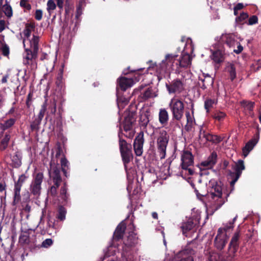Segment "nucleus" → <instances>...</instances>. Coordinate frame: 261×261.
Instances as JSON below:
<instances>
[{
	"instance_id": "nucleus-23",
	"label": "nucleus",
	"mask_w": 261,
	"mask_h": 261,
	"mask_svg": "<svg viewBox=\"0 0 261 261\" xmlns=\"http://www.w3.org/2000/svg\"><path fill=\"white\" fill-rule=\"evenodd\" d=\"M168 120L169 114L167 111L164 108L160 109L159 113V120L160 123L162 125H166Z\"/></svg>"
},
{
	"instance_id": "nucleus-20",
	"label": "nucleus",
	"mask_w": 261,
	"mask_h": 261,
	"mask_svg": "<svg viewBox=\"0 0 261 261\" xmlns=\"http://www.w3.org/2000/svg\"><path fill=\"white\" fill-rule=\"evenodd\" d=\"M122 257L123 259L126 261H135L137 259L136 252L131 250V249H126V248L123 249Z\"/></svg>"
},
{
	"instance_id": "nucleus-54",
	"label": "nucleus",
	"mask_w": 261,
	"mask_h": 261,
	"mask_svg": "<svg viewBox=\"0 0 261 261\" xmlns=\"http://www.w3.org/2000/svg\"><path fill=\"white\" fill-rule=\"evenodd\" d=\"M66 188L64 187H62L61 189V195L62 196V198L65 200L66 198Z\"/></svg>"
},
{
	"instance_id": "nucleus-5",
	"label": "nucleus",
	"mask_w": 261,
	"mask_h": 261,
	"mask_svg": "<svg viewBox=\"0 0 261 261\" xmlns=\"http://www.w3.org/2000/svg\"><path fill=\"white\" fill-rule=\"evenodd\" d=\"M44 176L41 172H35L33 175V179L30 185L31 193L35 196H39L41 193V184L43 181Z\"/></svg>"
},
{
	"instance_id": "nucleus-45",
	"label": "nucleus",
	"mask_w": 261,
	"mask_h": 261,
	"mask_svg": "<svg viewBox=\"0 0 261 261\" xmlns=\"http://www.w3.org/2000/svg\"><path fill=\"white\" fill-rule=\"evenodd\" d=\"M186 116L187 123L190 125H191L194 120L193 111H192L191 113L190 112H186Z\"/></svg>"
},
{
	"instance_id": "nucleus-25",
	"label": "nucleus",
	"mask_w": 261,
	"mask_h": 261,
	"mask_svg": "<svg viewBox=\"0 0 261 261\" xmlns=\"http://www.w3.org/2000/svg\"><path fill=\"white\" fill-rule=\"evenodd\" d=\"M189 251L185 250L180 251L177 254V258H179L178 261H193V258Z\"/></svg>"
},
{
	"instance_id": "nucleus-39",
	"label": "nucleus",
	"mask_w": 261,
	"mask_h": 261,
	"mask_svg": "<svg viewBox=\"0 0 261 261\" xmlns=\"http://www.w3.org/2000/svg\"><path fill=\"white\" fill-rule=\"evenodd\" d=\"M56 4L53 0H48L47 3V11L51 14L54 10H55L56 8Z\"/></svg>"
},
{
	"instance_id": "nucleus-29",
	"label": "nucleus",
	"mask_w": 261,
	"mask_h": 261,
	"mask_svg": "<svg viewBox=\"0 0 261 261\" xmlns=\"http://www.w3.org/2000/svg\"><path fill=\"white\" fill-rule=\"evenodd\" d=\"M248 14L246 12H240L236 18V22L238 24H243L245 23L248 18Z\"/></svg>"
},
{
	"instance_id": "nucleus-10",
	"label": "nucleus",
	"mask_w": 261,
	"mask_h": 261,
	"mask_svg": "<svg viewBox=\"0 0 261 261\" xmlns=\"http://www.w3.org/2000/svg\"><path fill=\"white\" fill-rule=\"evenodd\" d=\"M166 87L169 94H178L184 90L185 84L183 81L175 79L166 84Z\"/></svg>"
},
{
	"instance_id": "nucleus-19",
	"label": "nucleus",
	"mask_w": 261,
	"mask_h": 261,
	"mask_svg": "<svg viewBox=\"0 0 261 261\" xmlns=\"http://www.w3.org/2000/svg\"><path fill=\"white\" fill-rule=\"evenodd\" d=\"M117 82L120 88L123 91H125L127 88L133 86L135 83L132 79H128L124 77L119 78Z\"/></svg>"
},
{
	"instance_id": "nucleus-57",
	"label": "nucleus",
	"mask_w": 261,
	"mask_h": 261,
	"mask_svg": "<svg viewBox=\"0 0 261 261\" xmlns=\"http://www.w3.org/2000/svg\"><path fill=\"white\" fill-rule=\"evenodd\" d=\"M57 6L60 9L63 8L64 0H56Z\"/></svg>"
},
{
	"instance_id": "nucleus-26",
	"label": "nucleus",
	"mask_w": 261,
	"mask_h": 261,
	"mask_svg": "<svg viewBox=\"0 0 261 261\" xmlns=\"http://www.w3.org/2000/svg\"><path fill=\"white\" fill-rule=\"evenodd\" d=\"M211 58L215 63H219L224 60V53L221 50H217L213 52Z\"/></svg>"
},
{
	"instance_id": "nucleus-3",
	"label": "nucleus",
	"mask_w": 261,
	"mask_h": 261,
	"mask_svg": "<svg viewBox=\"0 0 261 261\" xmlns=\"http://www.w3.org/2000/svg\"><path fill=\"white\" fill-rule=\"evenodd\" d=\"M169 107L174 119L180 120L184 115V104L183 102L174 96L171 99L169 103Z\"/></svg>"
},
{
	"instance_id": "nucleus-15",
	"label": "nucleus",
	"mask_w": 261,
	"mask_h": 261,
	"mask_svg": "<svg viewBox=\"0 0 261 261\" xmlns=\"http://www.w3.org/2000/svg\"><path fill=\"white\" fill-rule=\"evenodd\" d=\"M217 156V155L216 152H212L211 155L205 161L200 163L199 165L200 170H205V169L212 168L216 163Z\"/></svg>"
},
{
	"instance_id": "nucleus-28",
	"label": "nucleus",
	"mask_w": 261,
	"mask_h": 261,
	"mask_svg": "<svg viewBox=\"0 0 261 261\" xmlns=\"http://www.w3.org/2000/svg\"><path fill=\"white\" fill-rule=\"evenodd\" d=\"M194 226L193 222L191 221L183 223L181 226L183 234L188 236V232L192 230Z\"/></svg>"
},
{
	"instance_id": "nucleus-55",
	"label": "nucleus",
	"mask_w": 261,
	"mask_h": 261,
	"mask_svg": "<svg viewBox=\"0 0 261 261\" xmlns=\"http://www.w3.org/2000/svg\"><path fill=\"white\" fill-rule=\"evenodd\" d=\"M237 218V216H236L233 219V222H230L229 223V226H226L224 228H225L226 230H228L230 228H232L233 227V223H234V222L236 221V219Z\"/></svg>"
},
{
	"instance_id": "nucleus-56",
	"label": "nucleus",
	"mask_w": 261,
	"mask_h": 261,
	"mask_svg": "<svg viewBox=\"0 0 261 261\" xmlns=\"http://www.w3.org/2000/svg\"><path fill=\"white\" fill-rule=\"evenodd\" d=\"M5 29V21L4 20H0V33Z\"/></svg>"
},
{
	"instance_id": "nucleus-13",
	"label": "nucleus",
	"mask_w": 261,
	"mask_h": 261,
	"mask_svg": "<svg viewBox=\"0 0 261 261\" xmlns=\"http://www.w3.org/2000/svg\"><path fill=\"white\" fill-rule=\"evenodd\" d=\"M239 239V233L236 232L232 237L231 242L229 244L228 251V260H230L234 256V254L237 250L238 241Z\"/></svg>"
},
{
	"instance_id": "nucleus-18",
	"label": "nucleus",
	"mask_w": 261,
	"mask_h": 261,
	"mask_svg": "<svg viewBox=\"0 0 261 261\" xmlns=\"http://www.w3.org/2000/svg\"><path fill=\"white\" fill-rule=\"evenodd\" d=\"M222 42H224L230 48H234L236 46V36L232 34H223L221 37Z\"/></svg>"
},
{
	"instance_id": "nucleus-44",
	"label": "nucleus",
	"mask_w": 261,
	"mask_h": 261,
	"mask_svg": "<svg viewBox=\"0 0 261 261\" xmlns=\"http://www.w3.org/2000/svg\"><path fill=\"white\" fill-rule=\"evenodd\" d=\"M244 7L243 4L239 3L233 8L234 14L236 16L239 15L240 12H242L241 10Z\"/></svg>"
},
{
	"instance_id": "nucleus-9",
	"label": "nucleus",
	"mask_w": 261,
	"mask_h": 261,
	"mask_svg": "<svg viewBox=\"0 0 261 261\" xmlns=\"http://www.w3.org/2000/svg\"><path fill=\"white\" fill-rule=\"evenodd\" d=\"M232 169L234 171V172H230V176L232 178L230 182V185L233 186L241 176L243 170L245 169L243 161L239 160L237 162H234L232 165Z\"/></svg>"
},
{
	"instance_id": "nucleus-58",
	"label": "nucleus",
	"mask_w": 261,
	"mask_h": 261,
	"mask_svg": "<svg viewBox=\"0 0 261 261\" xmlns=\"http://www.w3.org/2000/svg\"><path fill=\"white\" fill-rule=\"evenodd\" d=\"M58 187L56 185V186H52L50 188V192L52 195H55L57 193V188Z\"/></svg>"
},
{
	"instance_id": "nucleus-53",
	"label": "nucleus",
	"mask_w": 261,
	"mask_h": 261,
	"mask_svg": "<svg viewBox=\"0 0 261 261\" xmlns=\"http://www.w3.org/2000/svg\"><path fill=\"white\" fill-rule=\"evenodd\" d=\"M45 111H46V106H45V105H43L42 106V108H41V109L40 111L39 114V118L41 120L43 117Z\"/></svg>"
},
{
	"instance_id": "nucleus-16",
	"label": "nucleus",
	"mask_w": 261,
	"mask_h": 261,
	"mask_svg": "<svg viewBox=\"0 0 261 261\" xmlns=\"http://www.w3.org/2000/svg\"><path fill=\"white\" fill-rule=\"evenodd\" d=\"M143 143V135L142 134H139L135 138L134 142V149L136 155L141 156L142 154Z\"/></svg>"
},
{
	"instance_id": "nucleus-48",
	"label": "nucleus",
	"mask_w": 261,
	"mask_h": 261,
	"mask_svg": "<svg viewBox=\"0 0 261 261\" xmlns=\"http://www.w3.org/2000/svg\"><path fill=\"white\" fill-rule=\"evenodd\" d=\"M53 243V241L51 239H47L45 240L42 244V246L45 248H48Z\"/></svg>"
},
{
	"instance_id": "nucleus-36",
	"label": "nucleus",
	"mask_w": 261,
	"mask_h": 261,
	"mask_svg": "<svg viewBox=\"0 0 261 261\" xmlns=\"http://www.w3.org/2000/svg\"><path fill=\"white\" fill-rule=\"evenodd\" d=\"M129 101V99L122 97H118L117 98V105L119 109H123L124 107L126 105Z\"/></svg>"
},
{
	"instance_id": "nucleus-12",
	"label": "nucleus",
	"mask_w": 261,
	"mask_h": 261,
	"mask_svg": "<svg viewBox=\"0 0 261 261\" xmlns=\"http://www.w3.org/2000/svg\"><path fill=\"white\" fill-rule=\"evenodd\" d=\"M181 167L182 169H188L194 163V157L192 153L188 150H184L181 153Z\"/></svg>"
},
{
	"instance_id": "nucleus-7",
	"label": "nucleus",
	"mask_w": 261,
	"mask_h": 261,
	"mask_svg": "<svg viewBox=\"0 0 261 261\" xmlns=\"http://www.w3.org/2000/svg\"><path fill=\"white\" fill-rule=\"evenodd\" d=\"M119 147L122 161L126 170V165L133 159V154L130 145H129L124 140H120Z\"/></svg>"
},
{
	"instance_id": "nucleus-8",
	"label": "nucleus",
	"mask_w": 261,
	"mask_h": 261,
	"mask_svg": "<svg viewBox=\"0 0 261 261\" xmlns=\"http://www.w3.org/2000/svg\"><path fill=\"white\" fill-rule=\"evenodd\" d=\"M188 46H190L191 48L190 52L192 53L194 47L191 39H187L186 46L182 52L181 57L179 58V64L180 67H187L191 64L192 58L187 51Z\"/></svg>"
},
{
	"instance_id": "nucleus-35",
	"label": "nucleus",
	"mask_w": 261,
	"mask_h": 261,
	"mask_svg": "<svg viewBox=\"0 0 261 261\" xmlns=\"http://www.w3.org/2000/svg\"><path fill=\"white\" fill-rule=\"evenodd\" d=\"M25 29L24 30L23 32V34L24 35L23 38H31L32 36H31V33L32 31L34 30L33 25L32 24H28L26 25Z\"/></svg>"
},
{
	"instance_id": "nucleus-21",
	"label": "nucleus",
	"mask_w": 261,
	"mask_h": 261,
	"mask_svg": "<svg viewBox=\"0 0 261 261\" xmlns=\"http://www.w3.org/2000/svg\"><path fill=\"white\" fill-rule=\"evenodd\" d=\"M257 142L258 139H254L249 141L246 143L242 150L243 154L245 158L246 157L250 151L253 149V147L256 144Z\"/></svg>"
},
{
	"instance_id": "nucleus-32",
	"label": "nucleus",
	"mask_w": 261,
	"mask_h": 261,
	"mask_svg": "<svg viewBox=\"0 0 261 261\" xmlns=\"http://www.w3.org/2000/svg\"><path fill=\"white\" fill-rule=\"evenodd\" d=\"M243 105L245 110L246 111V113L250 116H252L253 113L252 111L253 108L254 103L252 102L245 101L243 102Z\"/></svg>"
},
{
	"instance_id": "nucleus-1",
	"label": "nucleus",
	"mask_w": 261,
	"mask_h": 261,
	"mask_svg": "<svg viewBox=\"0 0 261 261\" xmlns=\"http://www.w3.org/2000/svg\"><path fill=\"white\" fill-rule=\"evenodd\" d=\"M206 185L208 192L205 204L206 212L212 215L227 201L229 194L223 189L220 183L214 179L210 180Z\"/></svg>"
},
{
	"instance_id": "nucleus-30",
	"label": "nucleus",
	"mask_w": 261,
	"mask_h": 261,
	"mask_svg": "<svg viewBox=\"0 0 261 261\" xmlns=\"http://www.w3.org/2000/svg\"><path fill=\"white\" fill-rule=\"evenodd\" d=\"M217 103V100L215 99L207 98L204 102V108L207 113L210 112L211 108Z\"/></svg>"
},
{
	"instance_id": "nucleus-63",
	"label": "nucleus",
	"mask_w": 261,
	"mask_h": 261,
	"mask_svg": "<svg viewBox=\"0 0 261 261\" xmlns=\"http://www.w3.org/2000/svg\"><path fill=\"white\" fill-rule=\"evenodd\" d=\"M5 186L3 184L0 183V192L3 191L5 190Z\"/></svg>"
},
{
	"instance_id": "nucleus-17",
	"label": "nucleus",
	"mask_w": 261,
	"mask_h": 261,
	"mask_svg": "<svg viewBox=\"0 0 261 261\" xmlns=\"http://www.w3.org/2000/svg\"><path fill=\"white\" fill-rule=\"evenodd\" d=\"M50 166L51 169L49 172V176L51 178H53L55 185H56L57 187H58L61 181L60 170L58 167H54L53 165V161H51Z\"/></svg>"
},
{
	"instance_id": "nucleus-27",
	"label": "nucleus",
	"mask_w": 261,
	"mask_h": 261,
	"mask_svg": "<svg viewBox=\"0 0 261 261\" xmlns=\"http://www.w3.org/2000/svg\"><path fill=\"white\" fill-rule=\"evenodd\" d=\"M226 71L229 73L231 81L236 77V69L234 64L228 63L226 67Z\"/></svg>"
},
{
	"instance_id": "nucleus-43",
	"label": "nucleus",
	"mask_w": 261,
	"mask_h": 261,
	"mask_svg": "<svg viewBox=\"0 0 261 261\" xmlns=\"http://www.w3.org/2000/svg\"><path fill=\"white\" fill-rule=\"evenodd\" d=\"M15 121H16V120L14 118H10L8 120H6L3 124L4 128L5 129H7V128L11 127L13 125H14Z\"/></svg>"
},
{
	"instance_id": "nucleus-34",
	"label": "nucleus",
	"mask_w": 261,
	"mask_h": 261,
	"mask_svg": "<svg viewBox=\"0 0 261 261\" xmlns=\"http://www.w3.org/2000/svg\"><path fill=\"white\" fill-rule=\"evenodd\" d=\"M134 120L132 118H125L123 122V128L125 131H128L132 129Z\"/></svg>"
},
{
	"instance_id": "nucleus-41",
	"label": "nucleus",
	"mask_w": 261,
	"mask_h": 261,
	"mask_svg": "<svg viewBox=\"0 0 261 261\" xmlns=\"http://www.w3.org/2000/svg\"><path fill=\"white\" fill-rule=\"evenodd\" d=\"M156 95L154 93L152 92L151 89L148 88L143 94V98L144 99H146L149 98L155 97Z\"/></svg>"
},
{
	"instance_id": "nucleus-47",
	"label": "nucleus",
	"mask_w": 261,
	"mask_h": 261,
	"mask_svg": "<svg viewBox=\"0 0 261 261\" xmlns=\"http://www.w3.org/2000/svg\"><path fill=\"white\" fill-rule=\"evenodd\" d=\"M258 22V18L256 15H252L248 20L247 22L248 25H253L256 24Z\"/></svg>"
},
{
	"instance_id": "nucleus-22",
	"label": "nucleus",
	"mask_w": 261,
	"mask_h": 261,
	"mask_svg": "<svg viewBox=\"0 0 261 261\" xmlns=\"http://www.w3.org/2000/svg\"><path fill=\"white\" fill-rule=\"evenodd\" d=\"M137 243V237L134 234H129L127 238L124 241V246L123 249L126 248V249H131V248L135 246Z\"/></svg>"
},
{
	"instance_id": "nucleus-14",
	"label": "nucleus",
	"mask_w": 261,
	"mask_h": 261,
	"mask_svg": "<svg viewBox=\"0 0 261 261\" xmlns=\"http://www.w3.org/2000/svg\"><path fill=\"white\" fill-rule=\"evenodd\" d=\"M39 40V37L35 35H33L31 38H23V44L24 48L33 49L35 50V53L38 52Z\"/></svg>"
},
{
	"instance_id": "nucleus-2",
	"label": "nucleus",
	"mask_w": 261,
	"mask_h": 261,
	"mask_svg": "<svg viewBox=\"0 0 261 261\" xmlns=\"http://www.w3.org/2000/svg\"><path fill=\"white\" fill-rule=\"evenodd\" d=\"M177 56L173 54L166 55L165 59L161 63V69L158 71L159 80H161L163 77H165V74H168L169 72L172 70L173 64Z\"/></svg>"
},
{
	"instance_id": "nucleus-64",
	"label": "nucleus",
	"mask_w": 261,
	"mask_h": 261,
	"mask_svg": "<svg viewBox=\"0 0 261 261\" xmlns=\"http://www.w3.org/2000/svg\"><path fill=\"white\" fill-rule=\"evenodd\" d=\"M5 45L6 43L3 41L0 40V49H1Z\"/></svg>"
},
{
	"instance_id": "nucleus-6",
	"label": "nucleus",
	"mask_w": 261,
	"mask_h": 261,
	"mask_svg": "<svg viewBox=\"0 0 261 261\" xmlns=\"http://www.w3.org/2000/svg\"><path fill=\"white\" fill-rule=\"evenodd\" d=\"M169 141V136L166 131L161 130L157 139V148L161 159L166 156V148Z\"/></svg>"
},
{
	"instance_id": "nucleus-31",
	"label": "nucleus",
	"mask_w": 261,
	"mask_h": 261,
	"mask_svg": "<svg viewBox=\"0 0 261 261\" xmlns=\"http://www.w3.org/2000/svg\"><path fill=\"white\" fill-rule=\"evenodd\" d=\"M226 116V114L220 111H216L213 114L212 117L219 122L222 121Z\"/></svg>"
},
{
	"instance_id": "nucleus-11",
	"label": "nucleus",
	"mask_w": 261,
	"mask_h": 261,
	"mask_svg": "<svg viewBox=\"0 0 261 261\" xmlns=\"http://www.w3.org/2000/svg\"><path fill=\"white\" fill-rule=\"evenodd\" d=\"M225 228H219L215 240V245L219 250H222L227 243L228 237Z\"/></svg>"
},
{
	"instance_id": "nucleus-49",
	"label": "nucleus",
	"mask_w": 261,
	"mask_h": 261,
	"mask_svg": "<svg viewBox=\"0 0 261 261\" xmlns=\"http://www.w3.org/2000/svg\"><path fill=\"white\" fill-rule=\"evenodd\" d=\"M19 242L23 243H27L29 242V236L26 234H22L19 237Z\"/></svg>"
},
{
	"instance_id": "nucleus-60",
	"label": "nucleus",
	"mask_w": 261,
	"mask_h": 261,
	"mask_svg": "<svg viewBox=\"0 0 261 261\" xmlns=\"http://www.w3.org/2000/svg\"><path fill=\"white\" fill-rule=\"evenodd\" d=\"M183 169L185 170L186 171H187L188 172L189 174H190V175H192L194 173L193 170L190 167H188V169Z\"/></svg>"
},
{
	"instance_id": "nucleus-38",
	"label": "nucleus",
	"mask_w": 261,
	"mask_h": 261,
	"mask_svg": "<svg viewBox=\"0 0 261 261\" xmlns=\"http://www.w3.org/2000/svg\"><path fill=\"white\" fill-rule=\"evenodd\" d=\"M10 139V136L9 134H6L0 144V149L1 150H5L7 148Z\"/></svg>"
},
{
	"instance_id": "nucleus-50",
	"label": "nucleus",
	"mask_w": 261,
	"mask_h": 261,
	"mask_svg": "<svg viewBox=\"0 0 261 261\" xmlns=\"http://www.w3.org/2000/svg\"><path fill=\"white\" fill-rule=\"evenodd\" d=\"M236 45H237V49H236L235 47L234 48H232L233 49V51L236 54H240L243 50V47L238 42L236 43Z\"/></svg>"
},
{
	"instance_id": "nucleus-59",
	"label": "nucleus",
	"mask_w": 261,
	"mask_h": 261,
	"mask_svg": "<svg viewBox=\"0 0 261 261\" xmlns=\"http://www.w3.org/2000/svg\"><path fill=\"white\" fill-rule=\"evenodd\" d=\"M9 78V75L8 74H6L5 75H4L2 79V83H6L7 82V80Z\"/></svg>"
},
{
	"instance_id": "nucleus-61",
	"label": "nucleus",
	"mask_w": 261,
	"mask_h": 261,
	"mask_svg": "<svg viewBox=\"0 0 261 261\" xmlns=\"http://www.w3.org/2000/svg\"><path fill=\"white\" fill-rule=\"evenodd\" d=\"M4 101V96L1 92H0V107L2 106V105Z\"/></svg>"
},
{
	"instance_id": "nucleus-33",
	"label": "nucleus",
	"mask_w": 261,
	"mask_h": 261,
	"mask_svg": "<svg viewBox=\"0 0 261 261\" xmlns=\"http://www.w3.org/2000/svg\"><path fill=\"white\" fill-rule=\"evenodd\" d=\"M1 10L5 14V15L10 18L12 16L13 12L11 7L9 5H4L1 8Z\"/></svg>"
},
{
	"instance_id": "nucleus-40",
	"label": "nucleus",
	"mask_w": 261,
	"mask_h": 261,
	"mask_svg": "<svg viewBox=\"0 0 261 261\" xmlns=\"http://www.w3.org/2000/svg\"><path fill=\"white\" fill-rule=\"evenodd\" d=\"M27 178V176H25L24 174H21L18 178V182L17 185L15 186V193H17V192H19L20 190V187L18 188V186L19 185V186L20 187L22 184L25 180V179Z\"/></svg>"
},
{
	"instance_id": "nucleus-46",
	"label": "nucleus",
	"mask_w": 261,
	"mask_h": 261,
	"mask_svg": "<svg viewBox=\"0 0 261 261\" xmlns=\"http://www.w3.org/2000/svg\"><path fill=\"white\" fill-rule=\"evenodd\" d=\"M20 6L25 10H30L31 9V6L27 0H20Z\"/></svg>"
},
{
	"instance_id": "nucleus-52",
	"label": "nucleus",
	"mask_w": 261,
	"mask_h": 261,
	"mask_svg": "<svg viewBox=\"0 0 261 261\" xmlns=\"http://www.w3.org/2000/svg\"><path fill=\"white\" fill-rule=\"evenodd\" d=\"M2 54L5 56H8L9 54V48L6 44L1 49Z\"/></svg>"
},
{
	"instance_id": "nucleus-37",
	"label": "nucleus",
	"mask_w": 261,
	"mask_h": 261,
	"mask_svg": "<svg viewBox=\"0 0 261 261\" xmlns=\"http://www.w3.org/2000/svg\"><path fill=\"white\" fill-rule=\"evenodd\" d=\"M61 165L62 171L63 172L65 176L67 177V172L66 169L68 168L69 162L65 158H62L61 160Z\"/></svg>"
},
{
	"instance_id": "nucleus-42",
	"label": "nucleus",
	"mask_w": 261,
	"mask_h": 261,
	"mask_svg": "<svg viewBox=\"0 0 261 261\" xmlns=\"http://www.w3.org/2000/svg\"><path fill=\"white\" fill-rule=\"evenodd\" d=\"M66 211L63 207H60L59 209L58 218L61 221H63L66 218Z\"/></svg>"
},
{
	"instance_id": "nucleus-51",
	"label": "nucleus",
	"mask_w": 261,
	"mask_h": 261,
	"mask_svg": "<svg viewBox=\"0 0 261 261\" xmlns=\"http://www.w3.org/2000/svg\"><path fill=\"white\" fill-rule=\"evenodd\" d=\"M35 19L37 20H40L42 18V11L41 10H37L35 14Z\"/></svg>"
},
{
	"instance_id": "nucleus-62",
	"label": "nucleus",
	"mask_w": 261,
	"mask_h": 261,
	"mask_svg": "<svg viewBox=\"0 0 261 261\" xmlns=\"http://www.w3.org/2000/svg\"><path fill=\"white\" fill-rule=\"evenodd\" d=\"M47 58V55L46 54H42L41 57H40V59L41 60H44V59H46Z\"/></svg>"
},
{
	"instance_id": "nucleus-4",
	"label": "nucleus",
	"mask_w": 261,
	"mask_h": 261,
	"mask_svg": "<svg viewBox=\"0 0 261 261\" xmlns=\"http://www.w3.org/2000/svg\"><path fill=\"white\" fill-rule=\"evenodd\" d=\"M37 52L35 53L29 48H25V53L23 57V64L27 66L28 70L34 71L37 68V64L36 62Z\"/></svg>"
},
{
	"instance_id": "nucleus-24",
	"label": "nucleus",
	"mask_w": 261,
	"mask_h": 261,
	"mask_svg": "<svg viewBox=\"0 0 261 261\" xmlns=\"http://www.w3.org/2000/svg\"><path fill=\"white\" fill-rule=\"evenodd\" d=\"M125 225L123 222L120 223L117 227L114 233V238L115 239L119 240L122 238L123 234L124 233L125 229Z\"/></svg>"
}]
</instances>
